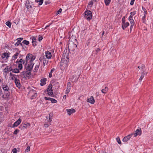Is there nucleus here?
Instances as JSON below:
<instances>
[{"label": "nucleus", "instance_id": "2f4dec72", "mask_svg": "<svg viewBox=\"0 0 153 153\" xmlns=\"http://www.w3.org/2000/svg\"><path fill=\"white\" fill-rule=\"evenodd\" d=\"M39 63H38V64H37V65H36L35 66V68L34 70V72H35L38 69V68H39Z\"/></svg>", "mask_w": 153, "mask_h": 153}, {"label": "nucleus", "instance_id": "f03ea898", "mask_svg": "<svg viewBox=\"0 0 153 153\" xmlns=\"http://www.w3.org/2000/svg\"><path fill=\"white\" fill-rule=\"evenodd\" d=\"M35 59V57L32 54H28L26 56V63H33V61Z\"/></svg>", "mask_w": 153, "mask_h": 153}, {"label": "nucleus", "instance_id": "0eeeda50", "mask_svg": "<svg viewBox=\"0 0 153 153\" xmlns=\"http://www.w3.org/2000/svg\"><path fill=\"white\" fill-rule=\"evenodd\" d=\"M48 59L46 58V56H43L39 58L40 61L41 62L42 61L44 66L47 65L48 62Z\"/></svg>", "mask_w": 153, "mask_h": 153}, {"label": "nucleus", "instance_id": "bb28decb", "mask_svg": "<svg viewBox=\"0 0 153 153\" xmlns=\"http://www.w3.org/2000/svg\"><path fill=\"white\" fill-rule=\"evenodd\" d=\"M108 88L107 87H105V88L103 89L101 91L102 93H103L104 94H105L106 93V92L107 91H108Z\"/></svg>", "mask_w": 153, "mask_h": 153}, {"label": "nucleus", "instance_id": "5701e85b", "mask_svg": "<svg viewBox=\"0 0 153 153\" xmlns=\"http://www.w3.org/2000/svg\"><path fill=\"white\" fill-rule=\"evenodd\" d=\"M30 126V124L29 123H27L26 124H24L21 125V127L23 129L26 128Z\"/></svg>", "mask_w": 153, "mask_h": 153}, {"label": "nucleus", "instance_id": "7c9ffc66", "mask_svg": "<svg viewBox=\"0 0 153 153\" xmlns=\"http://www.w3.org/2000/svg\"><path fill=\"white\" fill-rule=\"evenodd\" d=\"M70 40L72 42L74 41H76V37L74 36H73V35L71 36V37H70Z\"/></svg>", "mask_w": 153, "mask_h": 153}, {"label": "nucleus", "instance_id": "ea45409f", "mask_svg": "<svg viewBox=\"0 0 153 153\" xmlns=\"http://www.w3.org/2000/svg\"><path fill=\"white\" fill-rule=\"evenodd\" d=\"M51 124V123H45L44 125L45 127L47 128Z\"/></svg>", "mask_w": 153, "mask_h": 153}, {"label": "nucleus", "instance_id": "473e14b6", "mask_svg": "<svg viewBox=\"0 0 153 153\" xmlns=\"http://www.w3.org/2000/svg\"><path fill=\"white\" fill-rule=\"evenodd\" d=\"M6 25L9 28L11 27V24L10 22L9 21H7L6 22Z\"/></svg>", "mask_w": 153, "mask_h": 153}, {"label": "nucleus", "instance_id": "052dcab7", "mask_svg": "<svg viewBox=\"0 0 153 153\" xmlns=\"http://www.w3.org/2000/svg\"><path fill=\"white\" fill-rule=\"evenodd\" d=\"M122 24H124V23H125L126 22L125 21L124 19V18H122Z\"/></svg>", "mask_w": 153, "mask_h": 153}, {"label": "nucleus", "instance_id": "6e6552de", "mask_svg": "<svg viewBox=\"0 0 153 153\" xmlns=\"http://www.w3.org/2000/svg\"><path fill=\"white\" fill-rule=\"evenodd\" d=\"M85 17L88 20H90L92 18V15L91 12L90 10H88L85 12Z\"/></svg>", "mask_w": 153, "mask_h": 153}, {"label": "nucleus", "instance_id": "13d9d810", "mask_svg": "<svg viewBox=\"0 0 153 153\" xmlns=\"http://www.w3.org/2000/svg\"><path fill=\"white\" fill-rule=\"evenodd\" d=\"M135 0H131V1L130 4L132 5L134 4V2Z\"/></svg>", "mask_w": 153, "mask_h": 153}, {"label": "nucleus", "instance_id": "1a4fd4ad", "mask_svg": "<svg viewBox=\"0 0 153 153\" xmlns=\"http://www.w3.org/2000/svg\"><path fill=\"white\" fill-rule=\"evenodd\" d=\"M6 93L4 92V93L2 91L1 89V87H0V96H1L2 98L4 99H7L9 98V97L8 95H6Z\"/></svg>", "mask_w": 153, "mask_h": 153}, {"label": "nucleus", "instance_id": "c756f323", "mask_svg": "<svg viewBox=\"0 0 153 153\" xmlns=\"http://www.w3.org/2000/svg\"><path fill=\"white\" fill-rule=\"evenodd\" d=\"M55 70V69L54 68H52L49 74V77L50 78H51L52 77V73Z\"/></svg>", "mask_w": 153, "mask_h": 153}, {"label": "nucleus", "instance_id": "58836bf2", "mask_svg": "<svg viewBox=\"0 0 153 153\" xmlns=\"http://www.w3.org/2000/svg\"><path fill=\"white\" fill-rule=\"evenodd\" d=\"M36 40V38H35V37H33L32 38V43L33 44V46H34L35 45H36V44H35V43L34 44V42H35Z\"/></svg>", "mask_w": 153, "mask_h": 153}, {"label": "nucleus", "instance_id": "a19ab883", "mask_svg": "<svg viewBox=\"0 0 153 153\" xmlns=\"http://www.w3.org/2000/svg\"><path fill=\"white\" fill-rule=\"evenodd\" d=\"M136 13V11H134L132 12H131L130 13L131 15L130 16H131L132 18L133 16H134V15H135Z\"/></svg>", "mask_w": 153, "mask_h": 153}, {"label": "nucleus", "instance_id": "37998d69", "mask_svg": "<svg viewBox=\"0 0 153 153\" xmlns=\"http://www.w3.org/2000/svg\"><path fill=\"white\" fill-rule=\"evenodd\" d=\"M26 6L28 10H30L32 8V6L30 4H26Z\"/></svg>", "mask_w": 153, "mask_h": 153}, {"label": "nucleus", "instance_id": "2eb2a0df", "mask_svg": "<svg viewBox=\"0 0 153 153\" xmlns=\"http://www.w3.org/2000/svg\"><path fill=\"white\" fill-rule=\"evenodd\" d=\"M45 55L43 56H46V58H47V59H50L51 58L52 55L51 53L49 51H46L45 52Z\"/></svg>", "mask_w": 153, "mask_h": 153}, {"label": "nucleus", "instance_id": "69168bd1", "mask_svg": "<svg viewBox=\"0 0 153 153\" xmlns=\"http://www.w3.org/2000/svg\"><path fill=\"white\" fill-rule=\"evenodd\" d=\"M100 51V49L99 48H97L96 50L97 52H98Z\"/></svg>", "mask_w": 153, "mask_h": 153}, {"label": "nucleus", "instance_id": "aec40b11", "mask_svg": "<svg viewBox=\"0 0 153 153\" xmlns=\"http://www.w3.org/2000/svg\"><path fill=\"white\" fill-rule=\"evenodd\" d=\"M147 73V72L146 71H142L141 72V75L140 76V79L139 80L140 81H141L142 79L143 78L145 74H146Z\"/></svg>", "mask_w": 153, "mask_h": 153}, {"label": "nucleus", "instance_id": "4c0bfd02", "mask_svg": "<svg viewBox=\"0 0 153 153\" xmlns=\"http://www.w3.org/2000/svg\"><path fill=\"white\" fill-rule=\"evenodd\" d=\"M21 45L22 46V44L21 42H20L19 41H18L15 43V46H18L19 45Z\"/></svg>", "mask_w": 153, "mask_h": 153}, {"label": "nucleus", "instance_id": "f257e3e1", "mask_svg": "<svg viewBox=\"0 0 153 153\" xmlns=\"http://www.w3.org/2000/svg\"><path fill=\"white\" fill-rule=\"evenodd\" d=\"M69 50L65 49L63 52V55L62 57L60 65L63 66L64 67L67 66V63H68L69 59Z\"/></svg>", "mask_w": 153, "mask_h": 153}, {"label": "nucleus", "instance_id": "9d476101", "mask_svg": "<svg viewBox=\"0 0 153 153\" xmlns=\"http://www.w3.org/2000/svg\"><path fill=\"white\" fill-rule=\"evenodd\" d=\"M52 85L51 84H50L47 89V91L49 95L51 96L53 94L52 90Z\"/></svg>", "mask_w": 153, "mask_h": 153}, {"label": "nucleus", "instance_id": "a18cd8bd", "mask_svg": "<svg viewBox=\"0 0 153 153\" xmlns=\"http://www.w3.org/2000/svg\"><path fill=\"white\" fill-rule=\"evenodd\" d=\"M146 16L144 15V16L143 17L142 20L143 22V23H145V20H146Z\"/></svg>", "mask_w": 153, "mask_h": 153}, {"label": "nucleus", "instance_id": "20e7f679", "mask_svg": "<svg viewBox=\"0 0 153 153\" xmlns=\"http://www.w3.org/2000/svg\"><path fill=\"white\" fill-rule=\"evenodd\" d=\"M21 75L23 78H27L30 79L31 78V73L28 71H23L21 73Z\"/></svg>", "mask_w": 153, "mask_h": 153}, {"label": "nucleus", "instance_id": "f3484780", "mask_svg": "<svg viewBox=\"0 0 153 153\" xmlns=\"http://www.w3.org/2000/svg\"><path fill=\"white\" fill-rule=\"evenodd\" d=\"M87 101L91 104H94L95 102V100L93 97L92 96L87 100Z\"/></svg>", "mask_w": 153, "mask_h": 153}, {"label": "nucleus", "instance_id": "774afa93", "mask_svg": "<svg viewBox=\"0 0 153 153\" xmlns=\"http://www.w3.org/2000/svg\"><path fill=\"white\" fill-rule=\"evenodd\" d=\"M66 96L65 95L64 96H63V98L64 99H66Z\"/></svg>", "mask_w": 153, "mask_h": 153}, {"label": "nucleus", "instance_id": "de8ad7c7", "mask_svg": "<svg viewBox=\"0 0 153 153\" xmlns=\"http://www.w3.org/2000/svg\"><path fill=\"white\" fill-rule=\"evenodd\" d=\"M93 4V3L92 1H90L88 3V5L91 7Z\"/></svg>", "mask_w": 153, "mask_h": 153}, {"label": "nucleus", "instance_id": "72a5a7b5", "mask_svg": "<svg viewBox=\"0 0 153 153\" xmlns=\"http://www.w3.org/2000/svg\"><path fill=\"white\" fill-rule=\"evenodd\" d=\"M22 43L25 45H27L29 44V41L25 40L23 41Z\"/></svg>", "mask_w": 153, "mask_h": 153}, {"label": "nucleus", "instance_id": "ddd939ff", "mask_svg": "<svg viewBox=\"0 0 153 153\" xmlns=\"http://www.w3.org/2000/svg\"><path fill=\"white\" fill-rule=\"evenodd\" d=\"M12 71V67L10 66H7L4 69L3 72L4 73H7Z\"/></svg>", "mask_w": 153, "mask_h": 153}, {"label": "nucleus", "instance_id": "393cba45", "mask_svg": "<svg viewBox=\"0 0 153 153\" xmlns=\"http://www.w3.org/2000/svg\"><path fill=\"white\" fill-rule=\"evenodd\" d=\"M138 68L140 70H141L142 72L145 71H146V70L145 69V66L143 65H142L141 66H138Z\"/></svg>", "mask_w": 153, "mask_h": 153}, {"label": "nucleus", "instance_id": "7ed1b4c3", "mask_svg": "<svg viewBox=\"0 0 153 153\" xmlns=\"http://www.w3.org/2000/svg\"><path fill=\"white\" fill-rule=\"evenodd\" d=\"M2 87L4 92L6 93V95H8L9 97L10 90L8 86L6 85H2Z\"/></svg>", "mask_w": 153, "mask_h": 153}, {"label": "nucleus", "instance_id": "0e129e2a", "mask_svg": "<svg viewBox=\"0 0 153 153\" xmlns=\"http://www.w3.org/2000/svg\"><path fill=\"white\" fill-rule=\"evenodd\" d=\"M50 25H47L45 27V29H46L47 27H49L50 26Z\"/></svg>", "mask_w": 153, "mask_h": 153}, {"label": "nucleus", "instance_id": "6ab92c4d", "mask_svg": "<svg viewBox=\"0 0 153 153\" xmlns=\"http://www.w3.org/2000/svg\"><path fill=\"white\" fill-rule=\"evenodd\" d=\"M21 122V120L20 119H19L18 120H17L14 123L13 125V127H17L20 124Z\"/></svg>", "mask_w": 153, "mask_h": 153}, {"label": "nucleus", "instance_id": "b1692460", "mask_svg": "<svg viewBox=\"0 0 153 153\" xmlns=\"http://www.w3.org/2000/svg\"><path fill=\"white\" fill-rule=\"evenodd\" d=\"M129 25V23L128 22H125L124 24H122V27L123 29L124 30L128 27Z\"/></svg>", "mask_w": 153, "mask_h": 153}, {"label": "nucleus", "instance_id": "864d4df0", "mask_svg": "<svg viewBox=\"0 0 153 153\" xmlns=\"http://www.w3.org/2000/svg\"><path fill=\"white\" fill-rule=\"evenodd\" d=\"M42 39H43L42 37L41 36H40V35H39V39H38L39 41V42H40L42 40Z\"/></svg>", "mask_w": 153, "mask_h": 153}, {"label": "nucleus", "instance_id": "f704fd0d", "mask_svg": "<svg viewBox=\"0 0 153 153\" xmlns=\"http://www.w3.org/2000/svg\"><path fill=\"white\" fill-rule=\"evenodd\" d=\"M49 119L48 118V117H46V119L45 120V123H51V122L52 121H50V120H49Z\"/></svg>", "mask_w": 153, "mask_h": 153}, {"label": "nucleus", "instance_id": "8fccbe9b", "mask_svg": "<svg viewBox=\"0 0 153 153\" xmlns=\"http://www.w3.org/2000/svg\"><path fill=\"white\" fill-rule=\"evenodd\" d=\"M19 130L18 129H16L14 132L13 134H17V133L19 132Z\"/></svg>", "mask_w": 153, "mask_h": 153}, {"label": "nucleus", "instance_id": "c03bdc74", "mask_svg": "<svg viewBox=\"0 0 153 153\" xmlns=\"http://www.w3.org/2000/svg\"><path fill=\"white\" fill-rule=\"evenodd\" d=\"M51 101L52 103H56L57 102V101L53 98H51Z\"/></svg>", "mask_w": 153, "mask_h": 153}, {"label": "nucleus", "instance_id": "603ef678", "mask_svg": "<svg viewBox=\"0 0 153 153\" xmlns=\"http://www.w3.org/2000/svg\"><path fill=\"white\" fill-rule=\"evenodd\" d=\"M62 9L61 8H60L59 10L57 11V12L56 13V15H58L62 12Z\"/></svg>", "mask_w": 153, "mask_h": 153}, {"label": "nucleus", "instance_id": "338daca9", "mask_svg": "<svg viewBox=\"0 0 153 153\" xmlns=\"http://www.w3.org/2000/svg\"><path fill=\"white\" fill-rule=\"evenodd\" d=\"M18 39L21 40H22L23 39V38H18Z\"/></svg>", "mask_w": 153, "mask_h": 153}, {"label": "nucleus", "instance_id": "4be33fe9", "mask_svg": "<svg viewBox=\"0 0 153 153\" xmlns=\"http://www.w3.org/2000/svg\"><path fill=\"white\" fill-rule=\"evenodd\" d=\"M20 51L16 52L12 56V59L13 60H15L16 59L18 56L19 55Z\"/></svg>", "mask_w": 153, "mask_h": 153}, {"label": "nucleus", "instance_id": "6e6d98bb", "mask_svg": "<svg viewBox=\"0 0 153 153\" xmlns=\"http://www.w3.org/2000/svg\"><path fill=\"white\" fill-rule=\"evenodd\" d=\"M51 98H50V97H45V100H50V101H51Z\"/></svg>", "mask_w": 153, "mask_h": 153}, {"label": "nucleus", "instance_id": "9b49d317", "mask_svg": "<svg viewBox=\"0 0 153 153\" xmlns=\"http://www.w3.org/2000/svg\"><path fill=\"white\" fill-rule=\"evenodd\" d=\"M128 20L131 24L130 30L131 31L133 28V26L134 25V20L132 18L131 16H129L128 18Z\"/></svg>", "mask_w": 153, "mask_h": 153}, {"label": "nucleus", "instance_id": "49530a36", "mask_svg": "<svg viewBox=\"0 0 153 153\" xmlns=\"http://www.w3.org/2000/svg\"><path fill=\"white\" fill-rule=\"evenodd\" d=\"M18 67L20 70H21L22 68V64L21 63L19 64L18 65Z\"/></svg>", "mask_w": 153, "mask_h": 153}, {"label": "nucleus", "instance_id": "dca6fc26", "mask_svg": "<svg viewBox=\"0 0 153 153\" xmlns=\"http://www.w3.org/2000/svg\"><path fill=\"white\" fill-rule=\"evenodd\" d=\"M66 111L68 114L69 115H70L76 112V110L73 108H71V109H67Z\"/></svg>", "mask_w": 153, "mask_h": 153}, {"label": "nucleus", "instance_id": "3c124183", "mask_svg": "<svg viewBox=\"0 0 153 153\" xmlns=\"http://www.w3.org/2000/svg\"><path fill=\"white\" fill-rule=\"evenodd\" d=\"M30 147L29 146H28L26 149H25V151L26 152H28L30 151Z\"/></svg>", "mask_w": 153, "mask_h": 153}, {"label": "nucleus", "instance_id": "bf43d9fd", "mask_svg": "<svg viewBox=\"0 0 153 153\" xmlns=\"http://www.w3.org/2000/svg\"><path fill=\"white\" fill-rule=\"evenodd\" d=\"M3 79H2V78L0 77V84H1L3 82Z\"/></svg>", "mask_w": 153, "mask_h": 153}, {"label": "nucleus", "instance_id": "4468645a", "mask_svg": "<svg viewBox=\"0 0 153 153\" xmlns=\"http://www.w3.org/2000/svg\"><path fill=\"white\" fill-rule=\"evenodd\" d=\"M134 135V137H136L137 135H140L141 134V131L140 128L137 129L135 131V133L133 134Z\"/></svg>", "mask_w": 153, "mask_h": 153}, {"label": "nucleus", "instance_id": "5fc2aeb1", "mask_svg": "<svg viewBox=\"0 0 153 153\" xmlns=\"http://www.w3.org/2000/svg\"><path fill=\"white\" fill-rule=\"evenodd\" d=\"M143 10L144 11V15L146 16L147 14V11L146 9L144 8H143Z\"/></svg>", "mask_w": 153, "mask_h": 153}, {"label": "nucleus", "instance_id": "09e8293b", "mask_svg": "<svg viewBox=\"0 0 153 153\" xmlns=\"http://www.w3.org/2000/svg\"><path fill=\"white\" fill-rule=\"evenodd\" d=\"M19 62L20 63H21L22 64H24L25 62V61L23 60L22 59H20L19 61Z\"/></svg>", "mask_w": 153, "mask_h": 153}, {"label": "nucleus", "instance_id": "cd10ccee", "mask_svg": "<svg viewBox=\"0 0 153 153\" xmlns=\"http://www.w3.org/2000/svg\"><path fill=\"white\" fill-rule=\"evenodd\" d=\"M35 1L37 3L39 2V4L40 5L43 3V0H35Z\"/></svg>", "mask_w": 153, "mask_h": 153}, {"label": "nucleus", "instance_id": "a211bd4d", "mask_svg": "<svg viewBox=\"0 0 153 153\" xmlns=\"http://www.w3.org/2000/svg\"><path fill=\"white\" fill-rule=\"evenodd\" d=\"M1 56L2 59H7L9 57V54L8 53L5 52L1 54Z\"/></svg>", "mask_w": 153, "mask_h": 153}, {"label": "nucleus", "instance_id": "412c9836", "mask_svg": "<svg viewBox=\"0 0 153 153\" xmlns=\"http://www.w3.org/2000/svg\"><path fill=\"white\" fill-rule=\"evenodd\" d=\"M47 79L46 78H44L43 79H42L40 80V85L41 86H43L46 83V81Z\"/></svg>", "mask_w": 153, "mask_h": 153}, {"label": "nucleus", "instance_id": "e433bc0d", "mask_svg": "<svg viewBox=\"0 0 153 153\" xmlns=\"http://www.w3.org/2000/svg\"><path fill=\"white\" fill-rule=\"evenodd\" d=\"M13 72L15 73H17L19 72V70L18 69H12V71Z\"/></svg>", "mask_w": 153, "mask_h": 153}, {"label": "nucleus", "instance_id": "e2e57ef3", "mask_svg": "<svg viewBox=\"0 0 153 153\" xmlns=\"http://www.w3.org/2000/svg\"><path fill=\"white\" fill-rule=\"evenodd\" d=\"M99 153H106V152L102 150L99 152Z\"/></svg>", "mask_w": 153, "mask_h": 153}, {"label": "nucleus", "instance_id": "f8f14e48", "mask_svg": "<svg viewBox=\"0 0 153 153\" xmlns=\"http://www.w3.org/2000/svg\"><path fill=\"white\" fill-rule=\"evenodd\" d=\"M133 135V134H131L124 137L123 139V141L125 142H126L130 139Z\"/></svg>", "mask_w": 153, "mask_h": 153}, {"label": "nucleus", "instance_id": "c85d7f7f", "mask_svg": "<svg viewBox=\"0 0 153 153\" xmlns=\"http://www.w3.org/2000/svg\"><path fill=\"white\" fill-rule=\"evenodd\" d=\"M111 0H104L105 4L106 6H108L111 2Z\"/></svg>", "mask_w": 153, "mask_h": 153}, {"label": "nucleus", "instance_id": "79ce46f5", "mask_svg": "<svg viewBox=\"0 0 153 153\" xmlns=\"http://www.w3.org/2000/svg\"><path fill=\"white\" fill-rule=\"evenodd\" d=\"M116 140L117 141V142L118 143L120 144L121 143V141L120 140V138L119 137H117L116 138Z\"/></svg>", "mask_w": 153, "mask_h": 153}, {"label": "nucleus", "instance_id": "39448f33", "mask_svg": "<svg viewBox=\"0 0 153 153\" xmlns=\"http://www.w3.org/2000/svg\"><path fill=\"white\" fill-rule=\"evenodd\" d=\"M33 65V63H26L25 65V68L27 71H30L32 70Z\"/></svg>", "mask_w": 153, "mask_h": 153}, {"label": "nucleus", "instance_id": "c9c22d12", "mask_svg": "<svg viewBox=\"0 0 153 153\" xmlns=\"http://www.w3.org/2000/svg\"><path fill=\"white\" fill-rule=\"evenodd\" d=\"M53 115V114L52 113H50L49 114V116L48 117V118L49 119V120H50V121L52 120Z\"/></svg>", "mask_w": 153, "mask_h": 153}, {"label": "nucleus", "instance_id": "680f3d73", "mask_svg": "<svg viewBox=\"0 0 153 153\" xmlns=\"http://www.w3.org/2000/svg\"><path fill=\"white\" fill-rule=\"evenodd\" d=\"M69 91H70V88H69H69H67V89L66 90V92L67 93H68L69 92Z\"/></svg>", "mask_w": 153, "mask_h": 153}, {"label": "nucleus", "instance_id": "4d7b16f0", "mask_svg": "<svg viewBox=\"0 0 153 153\" xmlns=\"http://www.w3.org/2000/svg\"><path fill=\"white\" fill-rule=\"evenodd\" d=\"M13 153H16L17 151L16 148H14L12 150Z\"/></svg>", "mask_w": 153, "mask_h": 153}, {"label": "nucleus", "instance_id": "a878e982", "mask_svg": "<svg viewBox=\"0 0 153 153\" xmlns=\"http://www.w3.org/2000/svg\"><path fill=\"white\" fill-rule=\"evenodd\" d=\"M15 83L17 87H19L20 86V84L19 81L18 79H15Z\"/></svg>", "mask_w": 153, "mask_h": 153}, {"label": "nucleus", "instance_id": "423d86ee", "mask_svg": "<svg viewBox=\"0 0 153 153\" xmlns=\"http://www.w3.org/2000/svg\"><path fill=\"white\" fill-rule=\"evenodd\" d=\"M28 95L31 97V99H33L36 97L37 94L35 91L32 90H30L28 93Z\"/></svg>", "mask_w": 153, "mask_h": 153}]
</instances>
